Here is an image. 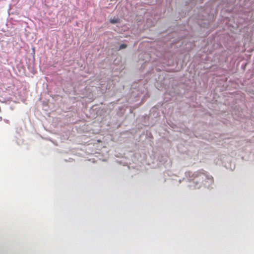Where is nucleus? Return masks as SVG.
I'll return each instance as SVG.
<instances>
[{
    "instance_id": "f257e3e1",
    "label": "nucleus",
    "mask_w": 254,
    "mask_h": 254,
    "mask_svg": "<svg viewBox=\"0 0 254 254\" xmlns=\"http://www.w3.org/2000/svg\"><path fill=\"white\" fill-rule=\"evenodd\" d=\"M195 176L196 177L203 176L206 178V172L204 170H201V171L197 172V174L195 175Z\"/></svg>"
},
{
    "instance_id": "f03ea898",
    "label": "nucleus",
    "mask_w": 254,
    "mask_h": 254,
    "mask_svg": "<svg viewBox=\"0 0 254 254\" xmlns=\"http://www.w3.org/2000/svg\"><path fill=\"white\" fill-rule=\"evenodd\" d=\"M110 21L113 24H115L119 22V19L118 18L110 19Z\"/></svg>"
},
{
    "instance_id": "7ed1b4c3",
    "label": "nucleus",
    "mask_w": 254,
    "mask_h": 254,
    "mask_svg": "<svg viewBox=\"0 0 254 254\" xmlns=\"http://www.w3.org/2000/svg\"><path fill=\"white\" fill-rule=\"evenodd\" d=\"M127 47V44H122L120 46V48H119V50H122V49H125Z\"/></svg>"
}]
</instances>
